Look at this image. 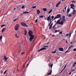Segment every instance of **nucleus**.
I'll return each mask as SVG.
<instances>
[{
    "label": "nucleus",
    "instance_id": "3",
    "mask_svg": "<svg viewBox=\"0 0 76 76\" xmlns=\"http://www.w3.org/2000/svg\"><path fill=\"white\" fill-rule=\"evenodd\" d=\"M19 26L20 25L19 24H17L15 25L14 28L15 31H18V29H19Z\"/></svg>",
    "mask_w": 76,
    "mask_h": 76
},
{
    "label": "nucleus",
    "instance_id": "17",
    "mask_svg": "<svg viewBox=\"0 0 76 76\" xmlns=\"http://www.w3.org/2000/svg\"><path fill=\"white\" fill-rule=\"evenodd\" d=\"M75 13H76V10H73V12H72V15H74Z\"/></svg>",
    "mask_w": 76,
    "mask_h": 76
},
{
    "label": "nucleus",
    "instance_id": "5",
    "mask_svg": "<svg viewBox=\"0 0 76 76\" xmlns=\"http://www.w3.org/2000/svg\"><path fill=\"white\" fill-rule=\"evenodd\" d=\"M51 23H52V21H51L50 22L49 24V26H50L49 28V29H50V30H51V28L52 27V26H53V23H52L51 24Z\"/></svg>",
    "mask_w": 76,
    "mask_h": 76
},
{
    "label": "nucleus",
    "instance_id": "20",
    "mask_svg": "<svg viewBox=\"0 0 76 76\" xmlns=\"http://www.w3.org/2000/svg\"><path fill=\"white\" fill-rule=\"evenodd\" d=\"M43 10H44V12H46V11H47V9L45 8H43Z\"/></svg>",
    "mask_w": 76,
    "mask_h": 76
},
{
    "label": "nucleus",
    "instance_id": "21",
    "mask_svg": "<svg viewBox=\"0 0 76 76\" xmlns=\"http://www.w3.org/2000/svg\"><path fill=\"white\" fill-rule=\"evenodd\" d=\"M24 31L25 32V33L24 34V35L26 36V34H27V31L26 30H24Z\"/></svg>",
    "mask_w": 76,
    "mask_h": 76
},
{
    "label": "nucleus",
    "instance_id": "38",
    "mask_svg": "<svg viewBox=\"0 0 76 76\" xmlns=\"http://www.w3.org/2000/svg\"><path fill=\"white\" fill-rule=\"evenodd\" d=\"M18 18L17 19H15L14 20V22H15L16 20H18Z\"/></svg>",
    "mask_w": 76,
    "mask_h": 76
},
{
    "label": "nucleus",
    "instance_id": "61",
    "mask_svg": "<svg viewBox=\"0 0 76 76\" xmlns=\"http://www.w3.org/2000/svg\"><path fill=\"white\" fill-rule=\"evenodd\" d=\"M63 12H65V11L64 10H63Z\"/></svg>",
    "mask_w": 76,
    "mask_h": 76
},
{
    "label": "nucleus",
    "instance_id": "30",
    "mask_svg": "<svg viewBox=\"0 0 76 76\" xmlns=\"http://www.w3.org/2000/svg\"><path fill=\"white\" fill-rule=\"evenodd\" d=\"M7 71H8V70H6L4 72V74H6Z\"/></svg>",
    "mask_w": 76,
    "mask_h": 76
},
{
    "label": "nucleus",
    "instance_id": "11",
    "mask_svg": "<svg viewBox=\"0 0 76 76\" xmlns=\"http://www.w3.org/2000/svg\"><path fill=\"white\" fill-rule=\"evenodd\" d=\"M46 49V48H42L41 49L39 50L38 52H39V51H42V50H45Z\"/></svg>",
    "mask_w": 76,
    "mask_h": 76
},
{
    "label": "nucleus",
    "instance_id": "19",
    "mask_svg": "<svg viewBox=\"0 0 76 76\" xmlns=\"http://www.w3.org/2000/svg\"><path fill=\"white\" fill-rule=\"evenodd\" d=\"M4 58L6 61H7V58H6V56H4Z\"/></svg>",
    "mask_w": 76,
    "mask_h": 76
},
{
    "label": "nucleus",
    "instance_id": "18",
    "mask_svg": "<svg viewBox=\"0 0 76 76\" xmlns=\"http://www.w3.org/2000/svg\"><path fill=\"white\" fill-rule=\"evenodd\" d=\"M50 18H51V16L50 15L49 17H48L47 20L48 21H49V20H50Z\"/></svg>",
    "mask_w": 76,
    "mask_h": 76
},
{
    "label": "nucleus",
    "instance_id": "25",
    "mask_svg": "<svg viewBox=\"0 0 76 76\" xmlns=\"http://www.w3.org/2000/svg\"><path fill=\"white\" fill-rule=\"evenodd\" d=\"M66 65L65 67H64V68L61 71V72H63V70H64V69L66 68Z\"/></svg>",
    "mask_w": 76,
    "mask_h": 76
},
{
    "label": "nucleus",
    "instance_id": "35",
    "mask_svg": "<svg viewBox=\"0 0 76 76\" xmlns=\"http://www.w3.org/2000/svg\"><path fill=\"white\" fill-rule=\"evenodd\" d=\"M1 39H2V36H0V40H1Z\"/></svg>",
    "mask_w": 76,
    "mask_h": 76
},
{
    "label": "nucleus",
    "instance_id": "47",
    "mask_svg": "<svg viewBox=\"0 0 76 76\" xmlns=\"http://www.w3.org/2000/svg\"><path fill=\"white\" fill-rule=\"evenodd\" d=\"M66 7H67V6L65 7V10H66Z\"/></svg>",
    "mask_w": 76,
    "mask_h": 76
},
{
    "label": "nucleus",
    "instance_id": "50",
    "mask_svg": "<svg viewBox=\"0 0 76 76\" xmlns=\"http://www.w3.org/2000/svg\"><path fill=\"white\" fill-rule=\"evenodd\" d=\"M28 65H29V64H27L26 67H27V66H28Z\"/></svg>",
    "mask_w": 76,
    "mask_h": 76
},
{
    "label": "nucleus",
    "instance_id": "27",
    "mask_svg": "<svg viewBox=\"0 0 76 76\" xmlns=\"http://www.w3.org/2000/svg\"><path fill=\"white\" fill-rule=\"evenodd\" d=\"M39 18H44V15H40L39 16Z\"/></svg>",
    "mask_w": 76,
    "mask_h": 76
},
{
    "label": "nucleus",
    "instance_id": "45",
    "mask_svg": "<svg viewBox=\"0 0 76 76\" xmlns=\"http://www.w3.org/2000/svg\"><path fill=\"white\" fill-rule=\"evenodd\" d=\"M71 2L72 3H73V2H74V3H75V1H71Z\"/></svg>",
    "mask_w": 76,
    "mask_h": 76
},
{
    "label": "nucleus",
    "instance_id": "33",
    "mask_svg": "<svg viewBox=\"0 0 76 76\" xmlns=\"http://www.w3.org/2000/svg\"><path fill=\"white\" fill-rule=\"evenodd\" d=\"M54 18V17L53 16H51V18H52V19H53Z\"/></svg>",
    "mask_w": 76,
    "mask_h": 76
},
{
    "label": "nucleus",
    "instance_id": "42",
    "mask_svg": "<svg viewBox=\"0 0 76 76\" xmlns=\"http://www.w3.org/2000/svg\"><path fill=\"white\" fill-rule=\"evenodd\" d=\"M43 47H48V46H43Z\"/></svg>",
    "mask_w": 76,
    "mask_h": 76
},
{
    "label": "nucleus",
    "instance_id": "9",
    "mask_svg": "<svg viewBox=\"0 0 76 76\" xmlns=\"http://www.w3.org/2000/svg\"><path fill=\"white\" fill-rule=\"evenodd\" d=\"M32 34H33V32L31 31V30H29L28 32L29 36H31V35H32Z\"/></svg>",
    "mask_w": 76,
    "mask_h": 76
},
{
    "label": "nucleus",
    "instance_id": "34",
    "mask_svg": "<svg viewBox=\"0 0 76 76\" xmlns=\"http://www.w3.org/2000/svg\"><path fill=\"white\" fill-rule=\"evenodd\" d=\"M53 64H52L50 66L51 70H52L51 69H52V67H53Z\"/></svg>",
    "mask_w": 76,
    "mask_h": 76
},
{
    "label": "nucleus",
    "instance_id": "44",
    "mask_svg": "<svg viewBox=\"0 0 76 76\" xmlns=\"http://www.w3.org/2000/svg\"><path fill=\"white\" fill-rule=\"evenodd\" d=\"M37 19H36L35 21V22L36 23H37Z\"/></svg>",
    "mask_w": 76,
    "mask_h": 76
},
{
    "label": "nucleus",
    "instance_id": "64",
    "mask_svg": "<svg viewBox=\"0 0 76 76\" xmlns=\"http://www.w3.org/2000/svg\"><path fill=\"white\" fill-rule=\"evenodd\" d=\"M49 42L47 43V44H49Z\"/></svg>",
    "mask_w": 76,
    "mask_h": 76
},
{
    "label": "nucleus",
    "instance_id": "28",
    "mask_svg": "<svg viewBox=\"0 0 76 76\" xmlns=\"http://www.w3.org/2000/svg\"><path fill=\"white\" fill-rule=\"evenodd\" d=\"M37 7V6H33L32 7V8H33V9H35V8H36Z\"/></svg>",
    "mask_w": 76,
    "mask_h": 76
},
{
    "label": "nucleus",
    "instance_id": "53",
    "mask_svg": "<svg viewBox=\"0 0 76 76\" xmlns=\"http://www.w3.org/2000/svg\"><path fill=\"white\" fill-rule=\"evenodd\" d=\"M24 54V52H23L21 53V54L22 55Z\"/></svg>",
    "mask_w": 76,
    "mask_h": 76
},
{
    "label": "nucleus",
    "instance_id": "36",
    "mask_svg": "<svg viewBox=\"0 0 76 76\" xmlns=\"http://www.w3.org/2000/svg\"><path fill=\"white\" fill-rule=\"evenodd\" d=\"M74 51H76V48H74L73 50Z\"/></svg>",
    "mask_w": 76,
    "mask_h": 76
},
{
    "label": "nucleus",
    "instance_id": "4",
    "mask_svg": "<svg viewBox=\"0 0 76 76\" xmlns=\"http://www.w3.org/2000/svg\"><path fill=\"white\" fill-rule=\"evenodd\" d=\"M61 18V14H58L54 18V20H55V19H57L58 18Z\"/></svg>",
    "mask_w": 76,
    "mask_h": 76
},
{
    "label": "nucleus",
    "instance_id": "8",
    "mask_svg": "<svg viewBox=\"0 0 76 76\" xmlns=\"http://www.w3.org/2000/svg\"><path fill=\"white\" fill-rule=\"evenodd\" d=\"M55 26H56V25H54L53 28H51V31H55L56 29V27H55Z\"/></svg>",
    "mask_w": 76,
    "mask_h": 76
},
{
    "label": "nucleus",
    "instance_id": "7",
    "mask_svg": "<svg viewBox=\"0 0 76 76\" xmlns=\"http://www.w3.org/2000/svg\"><path fill=\"white\" fill-rule=\"evenodd\" d=\"M29 37H30L29 39V41H31L34 38V36L33 35H31V36H29Z\"/></svg>",
    "mask_w": 76,
    "mask_h": 76
},
{
    "label": "nucleus",
    "instance_id": "56",
    "mask_svg": "<svg viewBox=\"0 0 76 76\" xmlns=\"http://www.w3.org/2000/svg\"><path fill=\"white\" fill-rule=\"evenodd\" d=\"M24 67H25V65H24L23 66V69H24Z\"/></svg>",
    "mask_w": 76,
    "mask_h": 76
},
{
    "label": "nucleus",
    "instance_id": "60",
    "mask_svg": "<svg viewBox=\"0 0 76 76\" xmlns=\"http://www.w3.org/2000/svg\"><path fill=\"white\" fill-rule=\"evenodd\" d=\"M74 64H76V62H75V63H74Z\"/></svg>",
    "mask_w": 76,
    "mask_h": 76
},
{
    "label": "nucleus",
    "instance_id": "40",
    "mask_svg": "<svg viewBox=\"0 0 76 76\" xmlns=\"http://www.w3.org/2000/svg\"><path fill=\"white\" fill-rule=\"evenodd\" d=\"M72 47H73V46L71 45L70 47H69V48H71Z\"/></svg>",
    "mask_w": 76,
    "mask_h": 76
},
{
    "label": "nucleus",
    "instance_id": "43",
    "mask_svg": "<svg viewBox=\"0 0 76 76\" xmlns=\"http://www.w3.org/2000/svg\"><path fill=\"white\" fill-rule=\"evenodd\" d=\"M51 36H52V37H55V35H54H54H51Z\"/></svg>",
    "mask_w": 76,
    "mask_h": 76
},
{
    "label": "nucleus",
    "instance_id": "14",
    "mask_svg": "<svg viewBox=\"0 0 76 76\" xmlns=\"http://www.w3.org/2000/svg\"><path fill=\"white\" fill-rule=\"evenodd\" d=\"M59 50L61 51H64V50H63V48H59Z\"/></svg>",
    "mask_w": 76,
    "mask_h": 76
},
{
    "label": "nucleus",
    "instance_id": "1",
    "mask_svg": "<svg viewBox=\"0 0 76 76\" xmlns=\"http://www.w3.org/2000/svg\"><path fill=\"white\" fill-rule=\"evenodd\" d=\"M65 18H66V17L64 16H62V18H61L59 20H58L57 21L55 25H57V24H58V23H59V25H63V23H64V22H66V19H65ZM61 20H62L60 22Z\"/></svg>",
    "mask_w": 76,
    "mask_h": 76
},
{
    "label": "nucleus",
    "instance_id": "48",
    "mask_svg": "<svg viewBox=\"0 0 76 76\" xmlns=\"http://www.w3.org/2000/svg\"><path fill=\"white\" fill-rule=\"evenodd\" d=\"M48 65H49V67H50V66H51V65H50V64H49Z\"/></svg>",
    "mask_w": 76,
    "mask_h": 76
},
{
    "label": "nucleus",
    "instance_id": "22",
    "mask_svg": "<svg viewBox=\"0 0 76 76\" xmlns=\"http://www.w3.org/2000/svg\"><path fill=\"white\" fill-rule=\"evenodd\" d=\"M52 11H53V10H51L48 12L49 14H50V13L52 12Z\"/></svg>",
    "mask_w": 76,
    "mask_h": 76
},
{
    "label": "nucleus",
    "instance_id": "16",
    "mask_svg": "<svg viewBox=\"0 0 76 76\" xmlns=\"http://www.w3.org/2000/svg\"><path fill=\"white\" fill-rule=\"evenodd\" d=\"M6 28H3L2 30V33H3V32L4 31L6 30Z\"/></svg>",
    "mask_w": 76,
    "mask_h": 76
},
{
    "label": "nucleus",
    "instance_id": "12",
    "mask_svg": "<svg viewBox=\"0 0 76 76\" xmlns=\"http://www.w3.org/2000/svg\"><path fill=\"white\" fill-rule=\"evenodd\" d=\"M61 3V1H59V2L56 4V7H58V6H59V5Z\"/></svg>",
    "mask_w": 76,
    "mask_h": 76
},
{
    "label": "nucleus",
    "instance_id": "52",
    "mask_svg": "<svg viewBox=\"0 0 76 76\" xmlns=\"http://www.w3.org/2000/svg\"><path fill=\"white\" fill-rule=\"evenodd\" d=\"M68 51H69L67 50L65 52V53H67V52H68Z\"/></svg>",
    "mask_w": 76,
    "mask_h": 76
},
{
    "label": "nucleus",
    "instance_id": "51",
    "mask_svg": "<svg viewBox=\"0 0 76 76\" xmlns=\"http://www.w3.org/2000/svg\"><path fill=\"white\" fill-rule=\"evenodd\" d=\"M71 34H72V33H71L69 34V37H70V36H71Z\"/></svg>",
    "mask_w": 76,
    "mask_h": 76
},
{
    "label": "nucleus",
    "instance_id": "62",
    "mask_svg": "<svg viewBox=\"0 0 76 76\" xmlns=\"http://www.w3.org/2000/svg\"><path fill=\"white\" fill-rule=\"evenodd\" d=\"M16 9V8H15L14 9V10H15Z\"/></svg>",
    "mask_w": 76,
    "mask_h": 76
},
{
    "label": "nucleus",
    "instance_id": "58",
    "mask_svg": "<svg viewBox=\"0 0 76 76\" xmlns=\"http://www.w3.org/2000/svg\"><path fill=\"white\" fill-rule=\"evenodd\" d=\"M73 67H74V66H75V64H74L73 65Z\"/></svg>",
    "mask_w": 76,
    "mask_h": 76
},
{
    "label": "nucleus",
    "instance_id": "39",
    "mask_svg": "<svg viewBox=\"0 0 76 76\" xmlns=\"http://www.w3.org/2000/svg\"><path fill=\"white\" fill-rule=\"evenodd\" d=\"M69 34H66V36H69Z\"/></svg>",
    "mask_w": 76,
    "mask_h": 76
},
{
    "label": "nucleus",
    "instance_id": "10",
    "mask_svg": "<svg viewBox=\"0 0 76 76\" xmlns=\"http://www.w3.org/2000/svg\"><path fill=\"white\" fill-rule=\"evenodd\" d=\"M70 6H71V9H72L73 10H75V9L73 7H74L75 8V5L73 4H70Z\"/></svg>",
    "mask_w": 76,
    "mask_h": 76
},
{
    "label": "nucleus",
    "instance_id": "6",
    "mask_svg": "<svg viewBox=\"0 0 76 76\" xmlns=\"http://www.w3.org/2000/svg\"><path fill=\"white\" fill-rule=\"evenodd\" d=\"M20 24L22 26H24V27H28V25L25 24V23L23 22L21 23Z\"/></svg>",
    "mask_w": 76,
    "mask_h": 76
},
{
    "label": "nucleus",
    "instance_id": "32",
    "mask_svg": "<svg viewBox=\"0 0 76 76\" xmlns=\"http://www.w3.org/2000/svg\"><path fill=\"white\" fill-rule=\"evenodd\" d=\"M6 26V25H2L1 26V28H2V27H3V26Z\"/></svg>",
    "mask_w": 76,
    "mask_h": 76
},
{
    "label": "nucleus",
    "instance_id": "24",
    "mask_svg": "<svg viewBox=\"0 0 76 76\" xmlns=\"http://www.w3.org/2000/svg\"><path fill=\"white\" fill-rule=\"evenodd\" d=\"M23 13H29V12L26 11V12H23Z\"/></svg>",
    "mask_w": 76,
    "mask_h": 76
},
{
    "label": "nucleus",
    "instance_id": "41",
    "mask_svg": "<svg viewBox=\"0 0 76 76\" xmlns=\"http://www.w3.org/2000/svg\"><path fill=\"white\" fill-rule=\"evenodd\" d=\"M62 31L60 32H59V34H62Z\"/></svg>",
    "mask_w": 76,
    "mask_h": 76
},
{
    "label": "nucleus",
    "instance_id": "2",
    "mask_svg": "<svg viewBox=\"0 0 76 76\" xmlns=\"http://www.w3.org/2000/svg\"><path fill=\"white\" fill-rule=\"evenodd\" d=\"M70 9H69V7H68L67 10V15L68 17H72V13L69 14H68V13L70 12Z\"/></svg>",
    "mask_w": 76,
    "mask_h": 76
},
{
    "label": "nucleus",
    "instance_id": "57",
    "mask_svg": "<svg viewBox=\"0 0 76 76\" xmlns=\"http://www.w3.org/2000/svg\"><path fill=\"white\" fill-rule=\"evenodd\" d=\"M3 73V71H1V74H2Z\"/></svg>",
    "mask_w": 76,
    "mask_h": 76
},
{
    "label": "nucleus",
    "instance_id": "29",
    "mask_svg": "<svg viewBox=\"0 0 76 76\" xmlns=\"http://www.w3.org/2000/svg\"><path fill=\"white\" fill-rule=\"evenodd\" d=\"M15 37H16V38H19V36H18L17 35V34H15Z\"/></svg>",
    "mask_w": 76,
    "mask_h": 76
},
{
    "label": "nucleus",
    "instance_id": "49",
    "mask_svg": "<svg viewBox=\"0 0 76 76\" xmlns=\"http://www.w3.org/2000/svg\"><path fill=\"white\" fill-rule=\"evenodd\" d=\"M73 71H75V69H74L73 70V69L72 70V72H73Z\"/></svg>",
    "mask_w": 76,
    "mask_h": 76
},
{
    "label": "nucleus",
    "instance_id": "54",
    "mask_svg": "<svg viewBox=\"0 0 76 76\" xmlns=\"http://www.w3.org/2000/svg\"><path fill=\"white\" fill-rule=\"evenodd\" d=\"M51 20H52V19H51V18H50V21H51Z\"/></svg>",
    "mask_w": 76,
    "mask_h": 76
},
{
    "label": "nucleus",
    "instance_id": "15",
    "mask_svg": "<svg viewBox=\"0 0 76 76\" xmlns=\"http://www.w3.org/2000/svg\"><path fill=\"white\" fill-rule=\"evenodd\" d=\"M51 73H52V69H50V72L49 73H48V75H47V76H48L50 75H51Z\"/></svg>",
    "mask_w": 76,
    "mask_h": 76
},
{
    "label": "nucleus",
    "instance_id": "31",
    "mask_svg": "<svg viewBox=\"0 0 76 76\" xmlns=\"http://www.w3.org/2000/svg\"><path fill=\"white\" fill-rule=\"evenodd\" d=\"M60 32V30H55V32Z\"/></svg>",
    "mask_w": 76,
    "mask_h": 76
},
{
    "label": "nucleus",
    "instance_id": "13",
    "mask_svg": "<svg viewBox=\"0 0 76 76\" xmlns=\"http://www.w3.org/2000/svg\"><path fill=\"white\" fill-rule=\"evenodd\" d=\"M37 15L39 14V13H41V12L40 11V10H37Z\"/></svg>",
    "mask_w": 76,
    "mask_h": 76
},
{
    "label": "nucleus",
    "instance_id": "55",
    "mask_svg": "<svg viewBox=\"0 0 76 76\" xmlns=\"http://www.w3.org/2000/svg\"><path fill=\"white\" fill-rule=\"evenodd\" d=\"M70 44H73V42H70Z\"/></svg>",
    "mask_w": 76,
    "mask_h": 76
},
{
    "label": "nucleus",
    "instance_id": "46",
    "mask_svg": "<svg viewBox=\"0 0 76 76\" xmlns=\"http://www.w3.org/2000/svg\"><path fill=\"white\" fill-rule=\"evenodd\" d=\"M70 72V73H69V75H71V74H72V73H72V72Z\"/></svg>",
    "mask_w": 76,
    "mask_h": 76
},
{
    "label": "nucleus",
    "instance_id": "37",
    "mask_svg": "<svg viewBox=\"0 0 76 76\" xmlns=\"http://www.w3.org/2000/svg\"><path fill=\"white\" fill-rule=\"evenodd\" d=\"M24 7H25V6L23 5L22 7V9H24Z\"/></svg>",
    "mask_w": 76,
    "mask_h": 76
},
{
    "label": "nucleus",
    "instance_id": "23",
    "mask_svg": "<svg viewBox=\"0 0 76 76\" xmlns=\"http://www.w3.org/2000/svg\"><path fill=\"white\" fill-rule=\"evenodd\" d=\"M57 53V52H56V50L55 51H53L52 52V53L53 54H54V53Z\"/></svg>",
    "mask_w": 76,
    "mask_h": 76
},
{
    "label": "nucleus",
    "instance_id": "59",
    "mask_svg": "<svg viewBox=\"0 0 76 76\" xmlns=\"http://www.w3.org/2000/svg\"><path fill=\"white\" fill-rule=\"evenodd\" d=\"M66 43H68V42H67V41L66 40Z\"/></svg>",
    "mask_w": 76,
    "mask_h": 76
},
{
    "label": "nucleus",
    "instance_id": "26",
    "mask_svg": "<svg viewBox=\"0 0 76 76\" xmlns=\"http://www.w3.org/2000/svg\"><path fill=\"white\" fill-rule=\"evenodd\" d=\"M66 65L65 67H64V68L61 71V72H63V70H64V69L66 68Z\"/></svg>",
    "mask_w": 76,
    "mask_h": 76
},
{
    "label": "nucleus",
    "instance_id": "63",
    "mask_svg": "<svg viewBox=\"0 0 76 76\" xmlns=\"http://www.w3.org/2000/svg\"><path fill=\"white\" fill-rule=\"evenodd\" d=\"M64 0H62V1H64Z\"/></svg>",
    "mask_w": 76,
    "mask_h": 76
}]
</instances>
